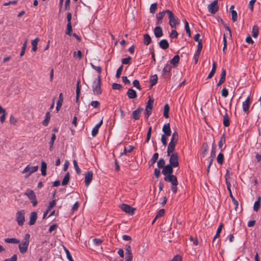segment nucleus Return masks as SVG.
<instances>
[{"label":"nucleus","instance_id":"f257e3e1","mask_svg":"<svg viewBox=\"0 0 261 261\" xmlns=\"http://www.w3.org/2000/svg\"><path fill=\"white\" fill-rule=\"evenodd\" d=\"M164 179L165 181L171 184V189L174 193H175L177 191V186L178 184L177 177L173 174L167 175V176L164 177Z\"/></svg>","mask_w":261,"mask_h":261},{"label":"nucleus","instance_id":"f03ea898","mask_svg":"<svg viewBox=\"0 0 261 261\" xmlns=\"http://www.w3.org/2000/svg\"><path fill=\"white\" fill-rule=\"evenodd\" d=\"M93 94L95 95H99L102 93L101 89V76L99 75L97 79L95 80L92 86Z\"/></svg>","mask_w":261,"mask_h":261},{"label":"nucleus","instance_id":"7ed1b4c3","mask_svg":"<svg viewBox=\"0 0 261 261\" xmlns=\"http://www.w3.org/2000/svg\"><path fill=\"white\" fill-rule=\"evenodd\" d=\"M30 237V235L29 234H26L24 237L23 241L18 246L20 252L22 254H24L27 251L29 245Z\"/></svg>","mask_w":261,"mask_h":261},{"label":"nucleus","instance_id":"20e7f679","mask_svg":"<svg viewBox=\"0 0 261 261\" xmlns=\"http://www.w3.org/2000/svg\"><path fill=\"white\" fill-rule=\"evenodd\" d=\"M24 195L27 196V197L32 203L33 206H35L37 205L38 203V201L34 191L30 189H28L25 193H24Z\"/></svg>","mask_w":261,"mask_h":261},{"label":"nucleus","instance_id":"39448f33","mask_svg":"<svg viewBox=\"0 0 261 261\" xmlns=\"http://www.w3.org/2000/svg\"><path fill=\"white\" fill-rule=\"evenodd\" d=\"M153 102V99L150 98L147 102L144 113V117L146 120L148 119L149 116L151 114Z\"/></svg>","mask_w":261,"mask_h":261},{"label":"nucleus","instance_id":"423d86ee","mask_svg":"<svg viewBox=\"0 0 261 261\" xmlns=\"http://www.w3.org/2000/svg\"><path fill=\"white\" fill-rule=\"evenodd\" d=\"M166 12L169 18V23L172 28H175L177 21L175 19L174 14L170 10H166Z\"/></svg>","mask_w":261,"mask_h":261},{"label":"nucleus","instance_id":"0eeeda50","mask_svg":"<svg viewBox=\"0 0 261 261\" xmlns=\"http://www.w3.org/2000/svg\"><path fill=\"white\" fill-rule=\"evenodd\" d=\"M24 214V211L23 210L19 211L16 213V221L19 226H22L23 225L25 221Z\"/></svg>","mask_w":261,"mask_h":261},{"label":"nucleus","instance_id":"6e6552de","mask_svg":"<svg viewBox=\"0 0 261 261\" xmlns=\"http://www.w3.org/2000/svg\"><path fill=\"white\" fill-rule=\"evenodd\" d=\"M169 164L173 166L174 167H178L179 165L178 163V155L177 152H173L169 155Z\"/></svg>","mask_w":261,"mask_h":261},{"label":"nucleus","instance_id":"1a4fd4ad","mask_svg":"<svg viewBox=\"0 0 261 261\" xmlns=\"http://www.w3.org/2000/svg\"><path fill=\"white\" fill-rule=\"evenodd\" d=\"M38 166H35L30 167V165H28V166H27L25 167V168L22 171V173H26V174L25 175V177L28 178L29 177V176L31 174L36 172L38 170Z\"/></svg>","mask_w":261,"mask_h":261},{"label":"nucleus","instance_id":"9d476101","mask_svg":"<svg viewBox=\"0 0 261 261\" xmlns=\"http://www.w3.org/2000/svg\"><path fill=\"white\" fill-rule=\"evenodd\" d=\"M208 10L210 13L211 14L216 13L219 10V6L218 4V1H214L213 2L211 3L208 6Z\"/></svg>","mask_w":261,"mask_h":261},{"label":"nucleus","instance_id":"9b49d317","mask_svg":"<svg viewBox=\"0 0 261 261\" xmlns=\"http://www.w3.org/2000/svg\"><path fill=\"white\" fill-rule=\"evenodd\" d=\"M120 208L125 213L133 215L134 213L135 208L126 204H122L120 206Z\"/></svg>","mask_w":261,"mask_h":261},{"label":"nucleus","instance_id":"f8f14e48","mask_svg":"<svg viewBox=\"0 0 261 261\" xmlns=\"http://www.w3.org/2000/svg\"><path fill=\"white\" fill-rule=\"evenodd\" d=\"M174 167L171 165L170 164H168L165 166L162 170V173L165 176H167V175H172L173 174V168Z\"/></svg>","mask_w":261,"mask_h":261},{"label":"nucleus","instance_id":"ddd939ff","mask_svg":"<svg viewBox=\"0 0 261 261\" xmlns=\"http://www.w3.org/2000/svg\"><path fill=\"white\" fill-rule=\"evenodd\" d=\"M93 178V173L92 171H87L85 175V183L86 187H88L91 182Z\"/></svg>","mask_w":261,"mask_h":261},{"label":"nucleus","instance_id":"4468645a","mask_svg":"<svg viewBox=\"0 0 261 261\" xmlns=\"http://www.w3.org/2000/svg\"><path fill=\"white\" fill-rule=\"evenodd\" d=\"M143 108H138L137 110L132 112V117L135 120L139 119L141 113L143 111Z\"/></svg>","mask_w":261,"mask_h":261},{"label":"nucleus","instance_id":"2eb2a0df","mask_svg":"<svg viewBox=\"0 0 261 261\" xmlns=\"http://www.w3.org/2000/svg\"><path fill=\"white\" fill-rule=\"evenodd\" d=\"M227 188L228 190L229 191L230 197H231V198L232 199V201L234 205V208L236 210L237 208H238L239 203H238V202L236 200V199L234 198V197L233 196V195L232 194V192H231V191L230 189V183L229 182H227Z\"/></svg>","mask_w":261,"mask_h":261},{"label":"nucleus","instance_id":"dca6fc26","mask_svg":"<svg viewBox=\"0 0 261 261\" xmlns=\"http://www.w3.org/2000/svg\"><path fill=\"white\" fill-rule=\"evenodd\" d=\"M177 142H172V141H170L167 148V155H170L171 153L174 152L175 147Z\"/></svg>","mask_w":261,"mask_h":261},{"label":"nucleus","instance_id":"f3484780","mask_svg":"<svg viewBox=\"0 0 261 261\" xmlns=\"http://www.w3.org/2000/svg\"><path fill=\"white\" fill-rule=\"evenodd\" d=\"M179 62V56L175 55L170 61V65L175 68L178 66Z\"/></svg>","mask_w":261,"mask_h":261},{"label":"nucleus","instance_id":"a211bd4d","mask_svg":"<svg viewBox=\"0 0 261 261\" xmlns=\"http://www.w3.org/2000/svg\"><path fill=\"white\" fill-rule=\"evenodd\" d=\"M166 14H167V12H166V10H165V11H163L162 12H160L156 15V23L158 24H160L162 23L163 18L164 17V16Z\"/></svg>","mask_w":261,"mask_h":261},{"label":"nucleus","instance_id":"6ab92c4d","mask_svg":"<svg viewBox=\"0 0 261 261\" xmlns=\"http://www.w3.org/2000/svg\"><path fill=\"white\" fill-rule=\"evenodd\" d=\"M250 103V98L248 97L246 99V100L245 101H244L242 103L243 111L247 113V114L248 113V112H249Z\"/></svg>","mask_w":261,"mask_h":261},{"label":"nucleus","instance_id":"aec40b11","mask_svg":"<svg viewBox=\"0 0 261 261\" xmlns=\"http://www.w3.org/2000/svg\"><path fill=\"white\" fill-rule=\"evenodd\" d=\"M56 205V200H53L51 201H50L49 203V205L48 206V207L47 210L44 212L43 215V219L45 218L48 213L49 211H51L52 208Z\"/></svg>","mask_w":261,"mask_h":261},{"label":"nucleus","instance_id":"412c9836","mask_svg":"<svg viewBox=\"0 0 261 261\" xmlns=\"http://www.w3.org/2000/svg\"><path fill=\"white\" fill-rule=\"evenodd\" d=\"M102 120H101V121L93 128V129L92 130V133H91L92 136L93 137H95L97 135V134L98 133V129H99V127L101 126V125H102Z\"/></svg>","mask_w":261,"mask_h":261},{"label":"nucleus","instance_id":"4be33fe9","mask_svg":"<svg viewBox=\"0 0 261 261\" xmlns=\"http://www.w3.org/2000/svg\"><path fill=\"white\" fill-rule=\"evenodd\" d=\"M37 218V214L35 212H32L30 217L29 224L30 225H34L36 221Z\"/></svg>","mask_w":261,"mask_h":261},{"label":"nucleus","instance_id":"5701e85b","mask_svg":"<svg viewBox=\"0 0 261 261\" xmlns=\"http://www.w3.org/2000/svg\"><path fill=\"white\" fill-rule=\"evenodd\" d=\"M162 130L164 133V135H165L166 136H170L171 132L169 123L164 124Z\"/></svg>","mask_w":261,"mask_h":261},{"label":"nucleus","instance_id":"b1692460","mask_svg":"<svg viewBox=\"0 0 261 261\" xmlns=\"http://www.w3.org/2000/svg\"><path fill=\"white\" fill-rule=\"evenodd\" d=\"M154 34L156 38L161 37L163 36V31L161 27H156L154 29Z\"/></svg>","mask_w":261,"mask_h":261},{"label":"nucleus","instance_id":"393cba45","mask_svg":"<svg viewBox=\"0 0 261 261\" xmlns=\"http://www.w3.org/2000/svg\"><path fill=\"white\" fill-rule=\"evenodd\" d=\"M127 95L129 98L134 99L137 97V95L135 90L133 89H129L127 92Z\"/></svg>","mask_w":261,"mask_h":261},{"label":"nucleus","instance_id":"a878e982","mask_svg":"<svg viewBox=\"0 0 261 261\" xmlns=\"http://www.w3.org/2000/svg\"><path fill=\"white\" fill-rule=\"evenodd\" d=\"M160 46L163 49H166L169 47V43L167 40L162 39L159 43Z\"/></svg>","mask_w":261,"mask_h":261},{"label":"nucleus","instance_id":"bb28decb","mask_svg":"<svg viewBox=\"0 0 261 261\" xmlns=\"http://www.w3.org/2000/svg\"><path fill=\"white\" fill-rule=\"evenodd\" d=\"M261 202V197L258 196L257 200L255 202L253 205V210L255 212H257L260 208Z\"/></svg>","mask_w":261,"mask_h":261},{"label":"nucleus","instance_id":"cd10ccee","mask_svg":"<svg viewBox=\"0 0 261 261\" xmlns=\"http://www.w3.org/2000/svg\"><path fill=\"white\" fill-rule=\"evenodd\" d=\"M39 41V39L37 37L34 40H32L31 44L32 46V50L34 52L36 51L37 49V44Z\"/></svg>","mask_w":261,"mask_h":261},{"label":"nucleus","instance_id":"c85d7f7f","mask_svg":"<svg viewBox=\"0 0 261 261\" xmlns=\"http://www.w3.org/2000/svg\"><path fill=\"white\" fill-rule=\"evenodd\" d=\"M234 6L232 5L230 8V11L232 15V20L233 22L237 20L238 14L236 11L233 10Z\"/></svg>","mask_w":261,"mask_h":261},{"label":"nucleus","instance_id":"c756f323","mask_svg":"<svg viewBox=\"0 0 261 261\" xmlns=\"http://www.w3.org/2000/svg\"><path fill=\"white\" fill-rule=\"evenodd\" d=\"M50 119V112H47L45 114V119L42 121V124L45 126H47L48 124Z\"/></svg>","mask_w":261,"mask_h":261},{"label":"nucleus","instance_id":"7c9ffc66","mask_svg":"<svg viewBox=\"0 0 261 261\" xmlns=\"http://www.w3.org/2000/svg\"><path fill=\"white\" fill-rule=\"evenodd\" d=\"M46 169H47V165L44 161L41 162V174L45 176L46 175Z\"/></svg>","mask_w":261,"mask_h":261},{"label":"nucleus","instance_id":"2f4dec72","mask_svg":"<svg viewBox=\"0 0 261 261\" xmlns=\"http://www.w3.org/2000/svg\"><path fill=\"white\" fill-rule=\"evenodd\" d=\"M158 75L156 74H154L152 75L150 79V84L151 86H153L155 85L158 82Z\"/></svg>","mask_w":261,"mask_h":261},{"label":"nucleus","instance_id":"473e14b6","mask_svg":"<svg viewBox=\"0 0 261 261\" xmlns=\"http://www.w3.org/2000/svg\"><path fill=\"white\" fill-rule=\"evenodd\" d=\"M151 39L150 36L147 34H145L144 35V41H143L144 44H145L146 45H148L151 43Z\"/></svg>","mask_w":261,"mask_h":261},{"label":"nucleus","instance_id":"72a5a7b5","mask_svg":"<svg viewBox=\"0 0 261 261\" xmlns=\"http://www.w3.org/2000/svg\"><path fill=\"white\" fill-rule=\"evenodd\" d=\"M69 178H70V174H69V172H67L65 174V176H64V178H63V180L62 181V186H66V185H67L68 184V182H69Z\"/></svg>","mask_w":261,"mask_h":261},{"label":"nucleus","instance_id":"f704fd0d","mask_svg":"<svg viewBox=\"0 0 261 261\" xmlns=\"http://www.w3.org/2000/svg\"><path fill=\"white\" fill-rule=\"evenodd\" d=\"M5 242L8 243L18 244L20 242L19 240L15 238H6Z\"/></svg>","mask_w":261,"mask_h":261},{"label":"nucleus","instance_id":"c9c22d12","mask_svg":"<svg viewBox=\"0 0 261 261\" xmlns=\"http://www.w3.org/2000/svg\"><path fill=\"white\" fill-rule=\"evenodd\" d=\"M169 106L168 104H166L164 106V113H163V115L166 118H168L169 117Z\"/></svg>","mask_w":261,"mask_h":261},{"label":"nucleus","instance_id":"e433bc0d","mask_svg":"<svg viewBox=\"0 0 261 261\" xmlns=\"http://www.w3.org/2000/svg\"><path fill=\"white\" fill-rule=\"evenodd\" d=\"M56 135L55 134H53L52 135H51L50 141L49 142V150L50 151L53 149V146H54V142H55V140H56Z\"/></svg>","mask_w":261,"mask_h":261},{"label":"nucleus","instance_id":"4c0bfd02","mask_svg":"<svg viewBox=\"0 0 261 261\" xmlns=\"http://www.w3.org/2000/svg\"><path fill=\"white\" fill-rule=\"evenodd\" d=\"M223 124L225 126L227 127L229 125V118L227 114L226 113L225 115L223 116Z\"/></svg>","mask_w":261,"mask_h":261},{"label":"nucleus","instance_id":"58836bf2","mask_svg":"<svg viewBox=\"0 0 261 261\" xmlns=\"http://www.w3.org/2000/svg\"><path fill=\"white\" fill-rule=\"evenodd\" d=\"M157 3H153L151 5L149 9L150 13H154L156 10L157 9Z\"/></svg>","mask_w":261,"mask_h":261},{"label":"nucleus","instance_id":"ea45409f","mask_svg":"<svg viewBox=\"0 0 261 261\" xmlns=\"http://www.w3.org/2000/svg\"><path fill=\"white\" fill-rule=\"evenodd\" d=\"M208 148V146L207 144L206 143H203L202 146V156H203V157L205 156V153H206V151H207Z\"/></svg>","mask_w":261,"mask_h":261},{"label":"nucleus","instance_id":"a19ab883","mask_svg":"<svg viewBox=\"0 0 261 261\" xmlns=\"http://www.w3.org/2000/svg\"><path fill=\"white\" fill-rule=\"evenodd\" d=\"M134 149V147L129 145L127 148H125L123 152L121 153V155L126 154L127 152H131L133 149Z\"/></svg>","mask_w":261,"mask_h":261},{"label":"nucleus","instance_id":"79ce46f5","mask_svg":"<svg viewBox=\"0 0 261 261\" xmlns=\"http://www.w3.org/2000/svg\"><path fill=\"white\" fill-rule=\"evenodd\" d=\"M184 22H185V29L186 32L187 33V35L189 37H190L191 36V31H190V27L189 25V23L186 19L184 20Z\"/></svg>","mask_w":261,"mask_h":261},{"label":"nucleus","instance_id":"37998d69","mask_svg":"<svg viewBox=\"0 0 261 261\" xmlns=\"http://www.w3.org/2000/svg\"><path fill=\"white\" fill-rule=\"evenodd\" d=\"M165 161L163 159H160L157 163L158 167L159 168H163L165 166Z\"/></svg>","mask_w":261,"mask_h":261},{"label":"nucleus","instance_id":"c03bdc74","mask_svg":"<svg viewBox=\"0 0 261 261\" xmlns=\"http://www.w3.org/2000/svg\"><path fill=\"white\" fill-rule=\"evenodd\" d=\"M252 36L256 38L258 36V27L254 25L252 28Z\"/></svg>","mask_w":261,"mask_h":261},{"label":"nucleus","instance_id":"a18cd8bd","mask_svg":"<svg viewBox=\"0 0 261 261\" xmlns=\"http://www.w3.org/2000/svg\"><path fill=\"white\" fill-rule=\"evenodd\" d=\"M64 249L66 253V257H67V259L69 260V261H74L69 250L65 247H64Z\"/></svg>","mask_w":261,"mask_h":261},{"label":"nucleus","instance_id":"49530a36","mask_svg":"<svg viewBox=\"0 0 261 261\" xmlns=\"http://www.w3.org/2000/svg\"><path fill=\"white\" fill-rule=\"evenodd\" d=\"M225 138L224 134H223L222 136V137H221V139H220L219 143H218V146H219V148H221L223 147V145L225 143Z\"/></svg>","mask_w":261,"mask_h":261},{"label":"nucleus","instance_id":"de8ad7c7","mask_svg":"<svg viewBox=\"0 0 261 261\" xmlns=\"http://www.w3.org/2000/svg\"><path fill=\"white\" fill-rule=\"evenodd\" d=\"M73 165H74V167L75 169V171L77 173V174H80L81 173V169H80L79 166H78V164H77V163L76 162V160H73Z\"/></svg>","mask_w":261,"mask_h":261},{"label":"nucleus","instance_id":"09e8293b","mask_svg":"<svg viewBox=\"0 0 261 261\" xmlns=\"http://www.w3.org/2000/svg\"><path fill=\"white\" fill-rule=\"evenodd\" d=\"M223 160H224V155H223V153H219V154L218 155L217 158L218 163L220 164H222V163H223Z\"/></svg>","mask_w":261,"mask_h":261},{"label":"nucleus","instance_id":"8fccbe9b","mask_svg":"<svg viewBox=\"0 0 261 261\" xmlns=\"http://www.w3.org/2000/svg\"><path fill=\"white\" fill-rule=\"evenodd\" d=\"M100 102L98 101L95 100L92 101L89 104V106H91L93 108H97L100 106Z\"/></svg>","mask_w":261,"mask_h":261},{"label":"nucleus","instance_id":"3c124183","mask_svg":"<svg viewBox=\"0 0 261 261\" xmlns=\"http://www.w3.org/2000/svg\"><path fill=\"white\" fill-rule=\"evenodd\" d=\"M178 34L175 30H172L169 37L171 39H174L177 37Z\"/></svg>","mask_w":261,"mask_h":261},{"label":"nucleus","instance_id":"603ef678","mask_svg":"<svg viewBox=\"0 0 261 261\" xmlns=\"http://www.w3.org/2000/svg\"><path fill=\"white\" fill-rule=\"evenodd\" d=\"M164 214H165V210L163 208L160 210L155 217V220H156L159 218L163 216L164 215Z\"/></svg>","mask_w":261,"mask_h":261},{"label":"nucleus","instance_id":"864d4df0","mask_svg":"<svg viewBox=\"0 0 261 261\" xmlns=\"http://www.w3.org/2000/svg\"><path fill=\"white\" fill-rule=\"evenodd\" d=\"M72 32L71 24L67 23L66 31V34L68 35H71Z\"/></svg>","mask_w":261,"mask_h":261},{"label":"nucleus","instance_id":"5fc2aeb1","mask_svg":"<svg viewBox=\"0 0 261 261\" xmlns=\"http://www.w3.org/2000/svg\"><path fill=\"white\" fill-rule=\"evenodd\" d=\"M171 67L172 66L170 65L166 64L163 69V72L164 74L167 72H170L171 69Z\"/></svg>","mask_w":261,"mask_h":261},{"label":"nucleus","instance_id":"6e6d98bb","mask_svg":"<svg viewBox=\"0 0 261 261\" xmlns=\"http://www.w3.org/2000/svg\"><path fill=\"white\" fill-rule=\"evenodd\" d=\"M132 58L130 57H128L127 58L122 59L121 62L123 64H129Z\"/></svg>","mask_w":261,"mask_h":261},{"label":"nucleus","instance_id":"4d7b16f0","mask_svg":"<svg viewBox=\"0 0 261 261\" xmlns=\"http://www.w3.org/2000/svg\"><path fill=\"white\" fill-rule=\"evenodd\" d=\"M123 69V65H121L117 70L116 74V77L117 78H119L120 76V75L121 74L122 71Z\"/></svg>","mask_w":261,"mask_h":261},{"label":"nucleus","instance_id":"13d9d810","mask_svg":"<svg viewBox=\"0 0 261 261\" xmlns=\"http://www.w3.org/2000/svg\"><path fill=\"white\" fill-rule=\"evenodd\" d=\"M165 135H162L161 137V141L164 146H166L167 143V137Z\"/></svg>","mask_w":261,"mask_h":261},{"label":"nucleus","instance_id":"bf43d9fd","mask_svg":"<svg viewBox=\"0 0 261 261\" xmlns=\"http://www.w3.org/2000/svg\"><path fill=\"white\" fill-rule=\"evenodd\" d=\"M125 250L126 251L125 254H132L131 247L129 245L125 246Z\"/></svg>","mask_w":261,"mask_h":261},{"label":"nucleus","instance_id":"052dcab7","mask_svg":"<svg viewBox=\"0 0 261 261\" xmlns=\"http://www.w3.org/2000/svg\"><path fill=\"white\" fill-rule=\"evenodd\" d=\"M133 84L134 87H136V88L138 89L139 90H141V87L140 85L139 81L137 80H135L133 82Z\"/></svg>","mask_w":261,"mask_h":261},{"label":"nucleus","instance_id":"680f3d73","mask_svg":"<svg viewBox=\"0 0 261 261\" xmlns=\"http://www.w3.org/2000/svg\"><path fill=\"white\" fill-rule=\"evenodd\" d=\"M112 88L114 90H120L122 88V86L119 84L113 83Z\"/></svg>","mask_w":261,"mask_h":261},{"label":"nucleus","instance_id":"e2e57ef3","mask_svg":"<svg viewBox=\"0 0 261 261\" xmlns=\"http://www.w3.org/2000/svg\"><path fill=\"white\" fill-rule=\"evenodd\" d=\"M90 65L91 66V67L95 70L97 72H98L99 73H101V68L99 66H96L95 65H94L92 63H90Z\"/></svg>","mask_w":261,"mask_h":261},{"label":"nucleus","instance_id":"0e129e2a","mask_svg":"<svg viewBox=\"0 0 261 261\" xmlns=\"http://www.w3.org/2000/svg\"><path fill=\"white\" fill-rule=\"evenodd\" d=\"M158 157H159L158 153H154L153 154V156H152V158L151 159V161L152 164H154L156 161V160L158 159Z\"/></svg>","mask_w":261,"mask_h":261},{"label":"nucleus","instance_id":"69168bd1","mask_svg":"<svg viewBox=\"0 0 261 261\" xmlns=\"http://www.w3.org/2000/svg\"><path fill=\"white\" fill-rule=\"evenodd\" d=\"M93 242L95 245L98 246L102 243V241L100 239L95 238L93 240Z\"/></svg>","mask_w":261,"mask_h":261},{"label":"nucleus","instance_id":"338daca9","mask_svg":"<svg viewBox=\"0 0 261 261\" xmlns=\"http://www.w3.org/2000/svg\"><path fill=\"white\" fill-rule=\"evenodd\" d=\"M215 152H216V148L214 145H213L211 153L210 158H212V159H214L215 157Z\"/></svg>","mask_w":261,"mask_h":261},{"label":"nucleus","instance_id":"774afa93","mask_svg":"<svg viewBox=\"0 0 261 261\" xmlns=\"http://www.w3.org/2000/svg\"><path fill=\"white\" fill-rule=\"evenodd\" d=\"M17 256L16 254H13L12 256L9 258H7L4 261H17Z\"/></svg>","mask_w":261,"mask_h":261}]
</instances>
